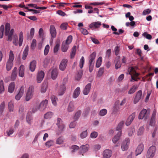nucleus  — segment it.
Wrapping results in <instances>:
<instances>
[{
  "label": "nucleus",
  "instance_id": "1",
  "mask_svg": "<svg viewBox=\"0 0 158 158\" xmlns=\"http://www.w3.org/2000/svg\"><path fill=\"white\" fill-rule=\"evenodd\" d=\"M14 58L13 52L12 51L10 50L9 54V58L6 64V68L7 71L10 70L12 68Z\"/></svg>",
  "mask_w": 158,
  "mask_h": 158
},
{
  "label": "nucleus",
  "instance_id": "2",
  "mask_svg": "<svg viewBox=\"0 0 158 158\" xmlns=\"http://www.w3.org/2000/svg\"><path fill=\"white\" fill-rule=\"evenodd\" d=\"M128 70L130 71L129 73L131 75V81L133 82L134 81H137L139 79L138 77L139 74L135 71L134 68L133 67L130 68Z\"/></svg>",
  "mask_w": 158,
  "mask_h": 158
},
{
  "label": "nucleus",
  "instance_id": "3",
  "mask_svg": "<svg viewBox=\"0 0 158 158\" xmlns=\"http://www.w3.org/2000/svg\"><path fill=\"white\" fill-rule=\"evenodd\" d=\"M156 150V147L155 146L152 145L150 147L147 152V158H153L155 155Z\"/></svg>",
  "mask_w": 158,
  "mask_h": 158
},
{
  "label": "nucleus",
  "instance_id": "4",
  "mask_svg": "<svg viewBox=\"0 0 158 158\" xmlns=\"http://www.w3.org/2000/svg\"><path fill=\"white\" fill-rule=\"evenodd\" d=\"M56 124L58 126V130L59 131V132L57 134H59L61 133L64 130V125L61 119L59 118L57 119Z\"/></svg>",
  "mask_w": 158,
  "mask_h": 158
},
{
  "label": "nucleus",
  "instance_id": "5",
  "mask_svg": "<svg viewBox=\"0 0 158 158\" xmlns=\"http://www.w3.org/2000/svg\"><path fill=\"white\" fill-rule=\"evenodd\" d=\"M34 92V88L32 86H30L27 91L26 96V100L27 101H29L32 98L33 96Z\"/></svg>",
  "mask_w": 158,
  "mask_h": 158
},
{
  "label": "nucleus",
  "instance_id": "6",
  "mask_svg": "<svg viewBox=\"0 0 158 158\" xmlns=\"http://www.w3.org/2000/svg\"><path fill=\"white\" fill-rule=\"evenodd\" d=\"M130 143V140L128 138L126 139L123 141L121 145V148L123 151L127 150Z\"/></svg>",
  "mask_w": 158,
  "mask_h": 158
},
{
  "label": "nucleus",
  "instance_id": "7",
  "mask_svg": "<svg viewBox=\"0 0 158 158\" xmlns=\"http://www.w3.org/2000/svg\"><path fill=\"white\" fill-rule=\"evenodd\" d=\"M148 116V114L147 113V110L146 109H143L140 112L138 118L139 119H142L143 118L146 119Z\"/></svg>",
  "mask_w": 158,
  "mask_h": 158
},
{
  "label": "nucleus",
  "instance_id": "8",
  "mask_svg": "<svg viewBox=\"0 0 158 158\" xmlns=\"http://www.w3.org/2000/svg\"><path fill=\"white\" fill-rule=\"evenodd\" d=\"M68 60L66 59H63L61 61L59 66L60 69L62 71H64L67 66Z\"/></svg>",
  "mask_w": 158,
  "mask_h": 158
},
{
  "label": "nucleus",
  "instance_id": "9",
  "mask_svg": "<svg viewBox=\"0 0 158 158\" xmlns=\"http://www.w3.org/2000/svg\"><path fill=\"white\" fill-rule=\"evenodd\" d=\"M142 95V91L141 90L138 91L134 98L133 100L134 104H136L139 102V100L141 99Z\"/></svg>",
  "mask_w": 158,
  "mask_h": 158
},
{
  "label": "nucleus",
  "instance_id": "10",
  "mask_svg": "<svg viewBox=\"0 0 158 158\" xmlns=\"http://www.w3.org/2000/svg\"><path fill=\"white\" fill-rule=\"evenodd\" d=\"M48 102V101L47 99L42 101L39 106V110L42 111L44 110L47 106Z\"/></svg>",
  "mask_w": 158,
  "mask_h": 158
},
{
  "label": "nucleus",
  "instance_id": "11",
  "mask_svg": "<svg viewBox=\"0 0 158 158\" xmlns=\"http://www.w3.org/2000/svg\"><path fill=\"white\" fill-rule=\"evenodd\" d=\"M44 73L42 71L38 72L36 78L37 83H40L42 81L44 77Z\"/></svg>",
  "mask_w": 158,
  "mask_h": 158
},
{
  "label": "nucleus",
  "instance_id": "12",
  "mask_svg": "<svg viewBox=\"0 0 158 158\" xmlns=\"http://www.w3.org/2000/svg\"><path fill=\"white\" fill-rule=\"evenodd\" d=\"M91 87V83H89L86 85L83 90V93L84 95H88L89 93Z\"/></svg>",
  "mask_w": 158,
  "mask_h": 158
},
{
  "label": "nucleus",
  "instance_id": "13",
  "mask_svg": "<svg viewBox=\"0 0 158 158\" xmlns=\"http://www.w3.org/2000/svg\"><path fill=\"white\" fill-rule=\"evenodd\" d=\"M24 86H22L21 87L18 93L15 96V99L16 100H19L21 97H22L24 93Z\"/></svg>",
  "mask_w": 158,
  "mask_h": 158
},
{
  "label": "nucleus",
  "instance_id": "14",
  "mask_svg": "<svg viewBox=\"0 0 158 158\" xmlns=\"http://www.w3.org/2000/svg\"><path fill=\"white\" fill-rule=\"evenodd\" d=\"M135 113H132L129 116L126 122V126H128L130 125L135 118Z\"/></svg>",
  "mask_w": 158,
  "mask_h": 158
},
{
  "label": "nucleus",
  "instance_id": "15",
  "mask_svg": "<svg viewBox=\"0 0 158 158\" xmlns=\"http://www.w3.org/2000/svg\"><path fill=\"white\" fill-rule=\"evenodd\" d=\"M112 151L109 149H106L103 152L102 154L104 158H110L112 155Z\"/></svg>",
  "mask_w": 158,
  "mask_h": 158
},
{
  "label": "nucleus",
  "instance_id": "16",
  "mask_svg": "<svg viewBox=\"0 0 158 158\" xmlns=\"http://www.w3.org/2000/svg\"><path fill=\"white\" fill-rule=\"evenodd\" d=\"M144 149V145L143 144H139L137 147L135 151V155L137 156L140 154Z\"/></svg>",
  "mask_w": 158,
  "mask_h": 158
},
{
  "label": "nucleus",
  "instance_id": "17",
  "mask_svg": "<svg viewBox=\"0 0 158 158\" xmlns=\"http://www.w3.org/2000/svg\"><path fill=\"white\" fill-rule=\"evenodd\" d=\"M75 109L74 103L73 102H70L69 104L67 107V110L68 112H73Z\"/></svg>",
  "mask_w": 158,
  "mask_h": 158
},
{
  "label": "nucleus",
  "instance_id": "18",
  "mask_svg": "<svg viewBox=\"0 0 158 158\" xmlns=\"http://www.w3.org/2000/svg\"><path fill=\"white\" fill-rule=\"evenodd\" d=\"M50 31L52 37L55 38L56 37V32L55 28L53 25H51L50 26Z\"/></svg>",
  "mask_w": 158,
  "mask_h": 158
},
{
  "label": "nucleus",
  "instance_id": "19",
  "mask_svg": "<svg viewBox=\"0 0 158 158\" xmlns=\"http://www.w3.org/2000/svg\"><path fill=\"white\" fill-rule=\"evenodd\" d=\"M81 92L80 88L79 87H77L74 90L72 97L74 98H77L80 94Z\"/></svg>",
  "mask_w": 158,
  "mask_h": 158
},
{
  "label": "nucleus",
  "instance_id": "20",
  "mask_svg": "<svg viewBox=\"0 0 158 158\" xmlns=\"http://www.w3.org/2000/svg\"><path fill=\"white\" fill-rule=\"evenodd\" d=\"M89 148V145L88 144L82 145L80 147V153H84L88 151Z\"/></svg>",
  "mask_w": 158,
  "mask_h": 158
},
{
  "label": "nucleus",
  "instance_id": "21",
  "mask_svg": "<svg viewBox=\"0 0 158 158\" xmlns=\"http://www.w3.org/2000/svg\"><path fill=\"white\" fill-rule=\"evenodd\" d=\"M122 134V131H120L118 132L117 134L114 136L112 139V141L114 143H116L119 139Z\"/></svg>",
  "mask_w": 158,
  "mask_h": 158
},
{
  "label": "nucleus",
  "instance_id": "22",
  "mask_svg": "<svg viewBox=\"0 0 158 158\" xmlns=\"http://www.w3.org/2000/svg\"><path fill=\"white\" fill-rule=\"evenodd\" d=\"M24 66L23 65H20L19 69V77H23L24 75Z\"/></svg>",
  "mask_w": 158,
  "mask_h": 158
},
{
  "label": "nucleus",
  "instance_id": "23",
  "mask_svg": "<svg viewBox=\"0 0 158 158\" xmlns=\"http://www.w3.org/2000/svg\"><path fill=\"white\" fill-rule=\"evenodd\" d=\"M17 68L16 67H15L13 69L11 75L12 80H14L16 79L17 75Z\"/></svg>",
  "mask_w": 158,
  "mask_h": 158
},
{
  "label": "nucleus",
  "instance_id": "24",
  "mask_svg": "<svg viewBox=\"0 0 158 158\" xmlns=\"http://www.w3.org/2000/svg\"><path fill=\"white\" fill-rule=\"evenodd\" d=\"M66 89V87L64 84L60 86V89L58 91V93L59 95H63Z\"/></svg>",
  "mask_w": 158,
  "mask_h": 158
},
{
  "label": "nucleus",
  "instance_id": "25",
  "mask_svg": "<svg viewBox=\"0 0 158 158\" xmlns=\"http://www.w3.org/2000/svg\"><path fill=\"white\" fill-rule=\"evenodd\" d=\"M15 85L14 82L10 83L8 87V92L10 93H12L14 91L15 88Z\"/></svg>",
  "mask_w": 158,
  "mask_h": 158
},
{
  "label": "nucleus",
  "instance_id": "26",
  "mask_svg": "<svg viewBox=\"0 0 158 158\" xmlns=\"http://www.w3.org/2000/svg\"><path fill=\"white\" fill-rule=\"evenodd\" d=\"M101 22L99 21L93 22L92 23L89 25V27L90 28H93L95 27L98 28L101 25Z\"/></svg>",
  "mask_w": 158,
  "mask_h": 158
},
{
  "label": "nucleus",
  "instance_id": "27",
  "mask_svg": "<svg viewBox=\"0 0 158 158\" xmlns=\"http://www.w3.org/2000/svg\"><path fill=\"white\" fill-rule=\"evenodd\" d=\"M29 51V47L28 45L26 46L23 54L22 59L25 60L27 56Z\"/></svg>",
  "mask_w": 158,
  "mask_h": 158
},
{
  "label": "nucleus",
  "instance_id": "28",
  "mask_svg": "<svg viewBox=\"0 0 158 158\" xmlns=\"http://www.w3.org/2000/svg\"><path fill=\"white\" fill-rule=\"evenodd\" d=\"M58 73L57 70L56 68L52 69L51 71V77L53 80L55 79L57 76Z\"/></svg>",
  "mask_w": 158,
  "mask_h": 158
},
{
  "label": "nucleus",
  "instance_id": "29",
  "mask_svg": "<svg viewBox=\"0 0 158 158\" xmlns=\"http://www.w3.org/2000/svg\"><path fill=\"white\" fill-rule=\"evenodd\" d=\"M8 109L10 112H13L14 110V102L12 100L10 101L8 103Z\"/></svg>",
  "mask_w": 158,
  "mask_h": 158
},
{
  "label": "nucleus",
  "instance_id": "30",
  "mask_svg": "<svg viewBox=\"0 0 158 158\" xmlns=\"http://www.w3.org/2000/svg\"><path fill=\"white\" fill-rule=\"evenodd\" d=\"M36 62L35 60H33L30 63V69L31 72H33L36 68Z\"/></svg>",
  "mask_w": 158,
  "mask_h": 158
},
{
  "label": "nucleus",
  "instance_id": "31",
  "mask_svg": "<svg viewBox=\"0 0 158 158\" xmlns=\"http://www.w3.org/2000/svg\"><path fill=\"white\" fill-rule=\"evenodd\" d=\"M96 53L95 52H93L90 56V59L89 64H94V60L96 57Z\"/></svg>",
  "mask_w": 158,
  "mask_h": 158
},
{
  "label": "nucleus",
  "instance_id": "32",
  "mask_svg": "<svg viewBox=\"0 0 158 158\" xmlns=\"http://www.w3.org/2000/svg\"><path fill=\"white\" fill-rule=\"evenodd\" d=\"M77 47L76 46H74L72 49L70 53V58L71 59H73L74 58L76 54Z\"/></svg>",
  "mask_w": 158,
  "mask_h": 158
},
{
  "label": "nucleus",
  "instance_id": "33",
  "mask_svg": "<svg viewBox=\"0 0 158 158\" xmlns=\"http://www.w3.org/2000/svg\"><path fill=\"white\" fill-rule=\"evenodd\" d=\"M10 24L8 23H6L5 25V35H8L10 29Z\"/></svg>",
  "mask_w": 158,
  "mask_h": 158
},
{
  "label": "nucleus",
  "instance_id": "34",
  "mask_svg": "<svg viewBox=\"0 0 158 158\" xmlns=\"http://www.w3.org/2000/svg\"><path fill=\"white\" fill-rule=\"evenodd\" d=\"M69 47V45L65 43L64 42H63L61 47V50L63 52H66Z\"/></svg>",
  "mask_w": 158,
  "mask_h": 158
},
{
  "label": "nucleus",
  "instance_id": "35",
  "mask_svg": "<svg viewBox=\"0 0 158 158\" xmlns=\"http://www.w3.org/2000/svg\"><path fill=\"white\" fill-rule=\"evenodd\" d=\"M23 39V33L22 31H21L19 36V47H20L22 45Z\"/></svg>",
  "mask_w": 158,
  "mask_h": 158
},
{
  "label": "nucleus",
  "instance_id": "36",
  "mask_svg": "<svg viewBox=\"0 0 158 158\" xmlns=\"http://www.w3.org/2000/svg\"><path fill=\"white\" fill-rule=\"evenodd\" d=\"M137 88L138 86L136 85H135L133 86L129 89L128 92V94H133Z\"/></svg>",
  "mask_w": 158,
  "mask_h": 158
},
{
  "label": "nucleus",
  "instance_id": "37",
  "mask_svg": "<svg viewBox=\"0 0 158 158\" xmlns=\"http://www.w3.org/2000/svg\"><path fill=\"white\" fill-rule=\"evenodd\" d=\"M51 99L52 104L54 106H57L56 101L58 100L57 97L54 95H52L51 97Z\"/></svg>",
  "mask_w": 158,
  "mask_h": 158
},
{
  "label": "nucleus",
  "instance_id": "38",
  "mask_svg": "<svg viewBox=\"0 0 158 158\" xmlns=\"http://www.w3.org/2000/svg\"><path fill=\"white\" fill-rule=\"evenodd\" d=\"M120 56H118L117 57V60H115V62H116V63L115 65V68L116 69H118L120 68L121 66V64L119 61Z\"/></svg>",
  "mask_w": 158,
  "mask_h": 158
},
{
  "label": "nucleus",
  "instance_id": "39",
  "mask_svg": "<svg viewBox=\"0 0 158 158\" xmlns=\"http://www.w3.org/2000/svg\"><path fill=\"white\" fill-rule=\"evenodd\" d=\"M54 143V141L53 140H48L45 143V146L48 148H50L51 146L53 145Z\"/></svg>",
  "mask_w": 158,
  "mask_h": 158
},
{
  "label": "nucleus",
  "instance_id": "40",
  "mask_svg": "<svg viewBox=\"0 0 158 158\" xmlns=\"http://www.w3.org/2000/svg\"><path fill=\"white\" fill-rule=\"evenodd\" d=\"M53 115V113L52 112H48L44 115V117L46 119H50L52 118Z\"/></svg>",
  "mask_w": 158,
  "mask_h": 158
},
{
  "label": "nucleus",
  "instance_id": "41",
  "mask_svg": "<svg viewBox=\"0 0 158 158\" xmlns=\"http://www.w3.org/2000/svg\"><path fill=\"white\" fill-rule=\"evenodd\" d=\"M5 88L3 81L2 80L0 81V94H2L4 91Z\"/></svg>",
  "mask_w": 158,
  "mask_h": 158
},
{
  "label": "nucleus",
  "instance_id": "42",
  "mask_svg": "<svg viewBox=\"0 0 158 158\" xmlns=\"http://www.w3.org/2000/svg\"><path fill=\"white\" fill-rule=\"evenodd\" d=\"M5 108V102L3 101L0 105V114H2Z\"/></svg>",
  "mask_w": 158,
  "mask_h": 158
},
{
  "label": "nucleus",
  "instance_id": "43",
  "mask_svg": "<svg viewBox=\"0 0 158 158\" xmlns=\"http://www.w3.org/2000/svg\"><path fill=\"white\" fill-rule=\"evenodd\" d=\"M64 139L63 138L61 137H59L56 140V143L58 144H63L64 143Z\"/></svg>",
  "mask_w": 158,
  "mask_h": 158
},
{
  "label": "nucleus",
  "instance_id": "44",
  "mask_svg": "<svg viewBox=\"0 0 158 158\" xmlns=\"http://www.w3.org/2000/svg\"><path fill=\"white\" fill-rule=\"evenodd\" d=\"M144 131V129L143 127H140L138 129L137 132V135L138 136L142 135Z\"/></svg>",
  "mask_w": 158,
  "mask_h": 158
},
{
  "label": "nucleus",
  "instance_id": "45",
  "mask_svg": "<svg viewBox=\"0 0 158 158\" xmlns=\"http://www.w3.org/2000/svg\"><path fill=\"white\" fill-rule=\"evenodd\" d=\"M26 119L28 123L31 125L33 120L32 117L28 114L27 115Z\"/></svg>",
  "mask_w": 158,
  "mask_h": 158
},
{
  "label": "nucleus",
  "instance_id": "46",
  "mask_svg": "<svg viewBox=\"0 0 158 158\" xmlns=\"http://www.w3.org/2000/svg\"><path fill=\"white\" fill-rule=\"evenodd\" d=\"M124 124V122L123 121L120 122L118 124L117 126L116 127V129L117 131H121V130L122 128L123 125Z\"/></svg>",
  "mask_w": 158,
  "mask_h": 158
},
{
  "label": "nucleus",
  "instance_id": "47",
  "mask_svg": "<svg viewBox=\"0 0 158 158\" xmlns=\"http://www.w3.org/2000/svg\"><path fill=\"white\" fill-rule=\"evenodd\" d=\"M120 109L119 105L118 104L115 103L113 108V112H116L118 111Z\"/></svg>",
  "mask_w": 158,
  "mask_h": 158
},
{
  "label": "nucleus",
  "instance_id": "48",
  "mask_svg": "<svg viewBox=\"0 0 158 158\" xmlns=\"http://www.w3.org/2000/svg\"><path fill=\"white\" fill-rule=\"evenodd\" d=\"M102 61V59L101 57H99L97 61L96 64V67L97 68H99L101 65Z\"/></svg>",
  "mask_w": 158,
  "mask_h": 158
},
{
  "label": "nucleus",
  "instance_id": "49",
  "mask_svg": "<svg viewBox=\"0 0 158 158\" xmlns=\"http://www.w3.org/2000/svg\"><path fill=\"white\" fill-rule=\"evenodd\" d=\"M72 36L71 35H70L67 37L66 40V41L65 42H64V43L69 45L71 42L72 40Z\"/></svg>",
  "mask_w": 158,
  "mask_h": 158
},
{
  "label": "nucleus",
  "instance_id": "50",
  "mask_svg": "<svg viewBox=\"0 0 158 158\" xmlns=\"http://www.w3.org/2000/svg\"><path fill=\"white\" fill-rule=\"evenodd\" d=\"M107 113V110L106 109H102L100 110L99 113V115L101 116H105Z\"/></svg>",
  "mask_w": 158,
  "mask_h": 158
},
{
  "label": "nucleus",
  "instance_id": "51",
  "mask_svg": "<svg viewBox=\"0 0 158 158\" xmlns=\"http://www.w3.org/2000/svg\"><path fill=\"white\" fill-rule=\"evenodd\" d=\"M81 114V110H78L76 113L74 117V119L75 120H77L79 118Z\"/></svg>",
  "mask_w": 158,
  "mask_h": 158
},
{
  "label": "nucleus",
  "instance_id": "52",
  "mask_svg": "<svg viewBox=\"0 0 158 158\" xmlns=\"http://www.w3.org/2000/svg\"><path fill=\"white\" fill-rule=\"evenodd\" d=\"M85 63V59L84 56H82L79 62V66L81 69H82Z\"/></svg>",
  "mask_w": 158,
  "mask_h": 158
},
{
  "label": "nucleus",
  "instance_id": "53",
  "mask_svg": "<svg viewBox=\"0 0 158 158\" xmlns=\"http://www.w3.org/2000/svg\"><path fill=\"white\" fill-rule=\"evenodd\" d=\"M49 48L50 46L48 44H47L46 46L44 51V55L46 56L48 54Z\"/></svg>",
  "mask_w": 158,
  "mask_h": 158
},
{
  "label": "nucleus",
  "instance_id": "54",
  "mask_svg": "<svg viewBox=\"0 0 158 158\" xmlns=\"http://www.w3.org/2000/svg\"><path fill=\"white\" fill-rule=\"evenodd\" d=\"M142 35L148 40H151L152 38V36L151 35L148 34L146 32H144L142 34Z\"/></svg>",
  "mask_w": 158,
  "mask_h": 158
},
{
  "label": "nucleus",
  "instance_id": "55",
  "mask_svg": "<svg viewBox=\"0 0 158 158\" xmlns=\"http://www.w3.org/2000/svg\"><path fill=\"white\" fill-rule=\"evenodd\" d=\"M90 110V108L89 107H86L84 110L83 113L84 116L85 117L88 114Z\"/></svg>",
  "mask_w": 158,
  "mask_h": 158
},
{
  "label": "nucleus",
  "instance_id": "56",
  "mask_svg": "<svg viewBox=\"0 0 158 158\" xmlns=\"http://www.w3.org/2000/svg\"><path fill=\"white\" fill-rule=\"evenodd\" d=\"M36 45V41L35 39H33L31 44V48L32 49H34Z\"/></svg>",
  "mask_w": 158,
  "mask_h": 158
},
{
  "label": "nucleus",
  "instance_id": "57",
  "mask_svg": "<svg viewBox=\"0 0 158 158\" xmlns=\"http://www.w3.org/2000/svg\"><path fill=\"white\" fill-rule=\"evenodd\" d=\"M87 130L82 132L80 135V137L81 139H84L87 137Z\"/></svg>",
  "mask_w": 158,
  "mask_h": 158
},
{
  "label": "nucleus",
  "instance_id": "58",
  "mask_svg": "<svg viewBox=\"0 0 158 158\" xmlns=\"http://www.w3.org/2000/svg\"><path fill=\"white\" fill-rule=\"evenodd\" d=\"M14 130L13 128H10L8 131H6V134L7 135H6L10 136L14 133Z\"/></svg>",
  "mask_w": 158,
  "mask_h": 158
},
{
  "label": "nucleus",
  "instance_id": "59",
  "mask_svg": "<svg viewBox=\"0 0 158 158\" xmlns=\"http://www.w3.org/2000/svg\"><path fill=\"white\" fill-rule=\"evenodd\" d=\"M104 68H100L98 71V76L99 77H100L102 75L104 72Z\"/></svg>",
  "mask_w": 158,
  "mask_h": 158
},
{
  "label": "nucleus",
  "instance_id": "60",
  "mask_svg": "<svg viewBox=\"0 0 158 158\" xmlns=\"http://www.w3.org/2000/svg\"><path fill=\"white\" fill-rule=\"evenodd\" d=\"M79 148V147L77 145H74L71 148V152H75L77 151Z\"/></svg>",
  "mask_w": 158,
  "mask_h": 158
},
{
  "label": "nucleus",
  "instance_id": "61",
  "mask_svg": "<svg viewBox=\"0 0 158 158\" xmlns=\"http://www.w3.org/2000/svg\"><path fill=\"white\" fill-rule=\"evenodd\" d=\"M18 38L17 36L16 35H15L14 36L13 43L15 46L18 45Z\"/></svg>",
  "mask_w": 158,
  "mask_h": 158
},
{
  "label": "nucleus",
  "instance_id": "62",
  "mask_svg": "<svg viewBox=\"0 0 158 158\" xmlns=\"http://www.w3.org/2000/svg\"><path fill=\"white\" fill-rule=\"evenodd\" d=\"M135 132V129L134 128H130L128 130V135L129 136H131Z\"/></svg>",
  "mask_w": 158,
  "mask_h": 158
},
{
  "label": "nucleus",
  "instance_id": "63",
  "mask_svg": "<svg viewBox=\"0 0 158 158\" xmlns=\"http://www.w3.org/2000/svg\"><path fill=\"white\" fill-rule=\"evenodd\" d=\"M114 51L115 52V55L118 56L119 54V48L118 46H117L114 48Z\"/></svg>",
  "mask_w": 158,
  "mask_h": 158
},
{
  "label": "nucleus",
  "instance_id": "64",
  "mask_svg": "<svg viewBox=\"0 0 158 158\" xmlns=\"http://www.w3.org/2000/svg\"><path fill=\"white\" fill-rule=\"evenodd\" d=\"M151 11L150 9H148L143 10L142 14L143 15H146L149 14Z\"/></svg>",
  "mask_w": 158,
  "mask_h": 158
}]
</instances>
